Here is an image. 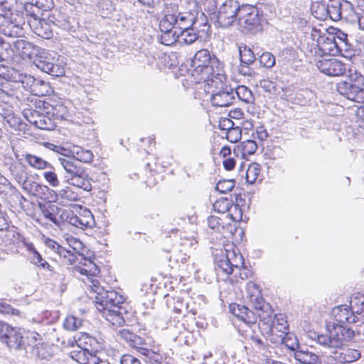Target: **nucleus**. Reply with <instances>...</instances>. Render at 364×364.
I'll return each instance as SVG.
<instances>
[{
    "mask_svg": "<svg viewBox=\"0 0 364 364\" xmlns=\"http://www.w3.org/2000/svg\"><path fill=\"white\" fill-rule=\"evenodd\" d=\"M37 124L38 128L41 129L52 130L55 127V120L50 114H46L43 110L41 114V119Z\"/></svg>",
    "mask_w": 364,
    "mask_h": 364,
    "instance_id": "49530a36",
    "label": "nucleus"
},
{
    "mask_svg": "<svg viewBox=\"0 0 364 364\" xmlns=\"http://www.w3.org/2000/svg\"><path fill=\"white\" fill-rule=\"evenodd\" d=\"M67 183L86 191L92 190L91 179L84 169L82 170V173H78L70 179V181H68Z\"/></svg>",
    "mask_w": 364,
    "mask_h": 364,
    "instance_id": "e433bc0d",
    "label": "nucleus"
},
{
    "mask_svg": "<svg viewBox=\"0 0 364 364\" xmlns=\"http://www.w3.org/2000/svg\"><path fill=\"white\" fill-rule=\"evenodd\" d=\"M331 352L328 357L330 361L336 364H345L358 360L360 358V353L358 350L350 348H341Z\"/></svg>",
    "mask_w": 364,
    "mask_h": 364,
    "instance_id": "4be33fe9",
    "label": "nucleus"
},
{
    "mask_svg": "<svg viewBox=\"0 0 364 364\" xmlns=\"http://www.w3.org/2000/svg\"><path fill=\"white\" fill-rule=\"evenodd\" d=\"M235 186V181L233 179L220 180L216 185V190L221 193H227L232 190Z\"/></svg>",
    "mask_w": 364,
    "mask_h": 364,
    "instance_id": "5fc2aeb1",
    "label": "nucleus"
},
{
    "mask_svg": "<svg viewBox=\"0 0 364 364\" xmlns=\"http://www.w3.org/2000/svg\"><path fill=\"white\" fill-rule=\"evenodd\" d=\"M23 333V340L25 341V346L21 348H26V346H37L42 342L41 336L35 331H25L21 330Z\"/></svg>",
    "mask_w": 364,
    "mask_h": 364,
    "instance_id": "37998d69",
    "label": "nucleus"
},
{
    "mask_svg": "<svg viewBox=\"0 0 364 364\" xmlns=\"http://www.w3.org/2000/svg\"><path fill=\"white\" fill-rule=\"evenodd\" d=\"M40 103L42 105L43 111L46 114H50L54 120L63 119L67 112L66 107L62 104L56 103L53 105L44 101L40 102Z\"/></svg>",
    "mask_w": 364,
    "mask_h": 364,
    "instance_id": "473e14b6",
    "label": "nucleus"
},
{
    "mask_svg": "<svg viewBox=\"0 0 364 364\" xmlns=\"http://www.w3.org/2000/svg\"><path fill=\"white\" fill-rule=\"evenodd\" d=\"M0 33L8 37L16 38L23 35V28L13 21L11 14H0Z\"/></svg>",
    "mask_w": 364,
    "mask_h": 364,
    "instance_id": "412c9836",
    "label": "nucleus"
},
{
    "mask_svg": "<svg viewBox=\"0 0 364 364\" xmlns=\"http://www.w3.org/2000/svg\"><path fill=\"white\" fill-rule=\"evenodd\" d=\"M240 26L246 31L257 30L260 24L258 9L250 4H242L238 18Z\"/></svg>",
    "mask_w": 364,
    "mask_h": 364,
    "instance_id": "4468645a",
    "label": "nucleus"
},
{
    "mask_svg": "<svg viewBox=\"0 0 364 364\" xmlns=\"http://www.w3.org/2000/svg\"><path fill=\"white\" fill-rule=\"evenodd\" d=\"M228 215L232 221H240L242 220V211L240 206L237 204H231L228 210Z\"/></svg>",
    "mask_w": 364,
    "mask_h": 364,
    "instance_id": "e2e57ef3",
    "label": "nucleus"
},
{
    "mask_svg": "<svg viewBox=\"0 0 364 364\" xmlns=\"http://www.w3.org/2000/svg\"><path fill=\"white\" fill-rule=\"evenodd\" d=\"M294 358L301 364H321L323 358L308 350H297L294 353Z\"/></svg>",
    "mask_w": 364,
    "mask_h": 364,
    "instance_id": "c9c22d12",
    "label": "nucleus"
},
{
    "mask_svg": "<svg viewBox=\"0 0 364 364\" xmlns=\"http://www.w3.org/2000/svg\"><path fill=\"white\" fill-rule=\"evenodd\" d=\"M349 48L348 43L340 40L337 41L336 38H323L317 41V44L314 48L315 55L322 53L321 55H344L343 51H347Z\"/></svg>",
    "mask_w": 364,
    "mask_h": 364,
    "instance_id": "ddd939ff",
    "label": "nucleus"
},
{
    "mask_svg": "<svg viewBox=\"0 0 364 364\" xmlns=\"http://www.w3.org/2000/svg\"><path fill=\"white\" fill-rule=\"evenodd\" d=\"M65 210L51 208L50 210L45 209L43 210V217L48 221L53 223L57 226H60L64 222Z\"/></svg>",
    "mask_w": 364,
    "mask_h": 364,
    "instance_id": "58836bf2",
    "label": "nucleus"
},
{
    "mask_svg": "<svg viewBox=\"0 0 364 364\" xmlns=\"http://www.w3.org/2000/svg\"><path fill=\"white\" fill-rule=\"evenodd\" d=\"M79 257L80 265L75 267V271L82 276L80 279L91 291L100 284L97 279L100 269L91 259L84 258L82 255H79Z\"/></svg>",
    "mask_w": 364,
    "mask_h": 364,
    "instance_id": "f8f14e48",
    "label": "nucleus"
},
{
    "mask_svg": "<svg viewBox=\"0 0 364 364\" xmlns=\"http://www.w3.org/2000/svg\"><path fill=\"white\" fill-rule=\"evenodd\" d=\"M78 198V194L68 186L59 190L56 193V200L62 203L76 201Z\"/></svg>",
    "mask_w": 364,
    "mask_h": 364,
    "instance_id": "a19ab883",
    "label": "nucleus"
},
{
    "mask_svg": "<svg viewBox=\"0 0 364 364\" xmlns=\"http://www.w3.org/2000/svg\"><path fill=\"white\" fill-rule=\"evenodd\" d=\"M231 313L248 325H253L254 328H257L256 322L258 318L257 311H252L247 306L237 304H232L230 306Z\"/></svg>",
    "mask_w": 364,
    "mask_h": 364,
    "instance_id": "5701e85b",
    "label": "nucleus"
},
{
    "mask_svg": "<svg viewBox=\"0 0 364 364\" xmlns=\"http://www.w3.org/2000/svg\"><path fill=\"white\" fill-rule=\"evenodd\" d=\"M42 6V4L37 0L26 1L25 11L26 16H29L27 21L36 35L44 39H50L53 37V27L55 25L50 20L38 17Z\"/></svg>",
    "mask_w": 364,
    "mask_h": 364,
    "instance_id": "39448f33",
    "label": "nucleus"
},
{
    "mask_svg": "<svg viewBox=\"0 0 364 364\" xmlns=\"http://www.w3.org/2000/svg\"><path fill=\"white\" fill-rule=\"evenodd\" d=\"M258 146L255 139H247L237 145L233 149V155L236 157L245 158L255 153Z\"/></svg>",
    "mask_w": 364,
    "mask_h": 364,
    "instance_id": "c756f323",
    "label": "nucleus"
},
{
    "mask_svg": "<svg viewBox=\"0 0 364 364\" xmlns=\"http://www.w3.org/2000/svg\"><path fill=\"white\" fill-rule=\"evenodd\" d=\"M0 340L11 348H21L25 346L21 329L0 321Z\"/></svg>",
    "mask_w": 364,
    "mask_h": 364,
    "instance_id": "2eb2a0df",
    "label": "nucleus"
},
{
    "mask_svg": "<svg viewBox=\"0 0 364 364\" xmlns=\"http://www.w3.org/2000/svg\"><path fill=\"white\" fill-rule=\"evenodd\" d=\"M76 342L78 347L93 349L96 351L105 347L101 341L87 333H81Z\"/></svg>",
    "mask_w": 364,
    "mask_h": 364,
    "instance_id": "2f4dec72",
    "label": "nucleus"
},
{
    "mask_svg": "<svg viewBox=\"0 0 364 364\" xmlns=\"http://www.w3.org/2000/svg\"><path fill=\"white\" fill-rule=\"evenodd\" d=\"M67 243L69 246V248L67 250L71 251V255L70 257H67V259L70 263H73L76 260H78V257L80 250L82 249V243L77 239L70 237L67 238Z\"/></svg>",
    "mask_w": 364,
    "mask_h": 364,
    "instance_id": "4c0bfd02",
    "label": "nucleus"
},
{
    "mask_svg": "<svg viewBox=\"0 0 364 364\" xmlns=\"http://www.w3.org/2000/svg\"><path fill=\"white\" fill-rule=\"evenodd\" d=\"M232 202L228 198H220L217 200L213 204V209L215 211L220 213H225L228 212L230 207H231Z\"/></svg>",
    "mask_w": 364,
    "mask_h": 364,
    "instance_id": "4d7b16f0",
    "label": "nucleus"
},
{
    "mask_svg": "<svg viewBox=\"0 0 364 364\" xmlns=\"http://www.w3.org/2000/svg\"><path fill=\"white\" fill-rule=\"evenodd\" d=\"M58 161L65 172L64 175L65 182L70 181L73 177L76 176L78 173H82V170L84 169L71 159L59 157Z\"/></svg>",
    "mask_w": 364,
    "mask_h": 364,
    "instance_id": "c85d7f7f",
    "label": "nucleus"
},
{
    "mask_svg": "<svg viewBox=\"0 0 364 364\" xmlns=\"http://www.w3.org/2000/svg\"><path fill=\"white\" fill-rule=\"evenodd\" d=\"M260 165L257 163H252L246 171V180L250 184H253L260 173Z\"/></svg>",
    "mask_w": 364,
    "mask_h": 364,
    "instance_id": "a18cd8bd",
    "label": "nucleus"
},
{
    "mask_svg": "<svg viewBox=\"0 0 364 364\" xmlns=\"http://www.w3.org/2000/svg\"><path fill=\"white\" fill-rule=\"evenodd\" d=\"M337 91L349 100L364 103V88H360L352 82H339L337 84Z\"/></svg>",
    "mask_w": 364,
    "mask_h": 364,
    "instance_id": "aec40b11",
    "label": "nucleus"
},
{
    "mask_svg": "<svg viewBox=\"0 0 364 364\" xmlns=\"http://www.w3.org/2000/svg\"><path fill=\"white\" fill-rule=\"evenodd\" d=\"M236 94L238 99L245 103H252L254 96L252 91L245 85H239L234 90V95Z\"/></svg>",
    "mask_w": 364,
    "mask_h": 364,
    "instance_id": "c03bdc74",
    "label": "nucleus"
},
{
    "mask_svg": "<svg viewBox=\"0 0 364 364\" xmlns=\"http://www.w3.org/2000/svg\"><path fill=\"white\" fill-rule=\"evenodd\" d=\"M225 253L222 252L220 256H216V267L228 275L238 271L242 280L247 279L251 276V272L243 267L244 259L238 249L233 244H228L225 246Z\"/></svg>",
    "mask_w": 364,
    "mask_h": 364,
    "instance_id": "20e7f679",
    "label": "nucleus"
},
{
    "mask_svg": "<svg viewBox=\"0 0 364 364\" xmlns=\"http://www.w3.org/2000/svg\"><path fill=\"white\" fill-rule=\"evenodd\" d=\"M119 335L124 340L129 343L130 345L134 347L142 344L141 338L133 333H131L129 330L124 329L120 331Z\"/></svg>",
    "mask_w": 364,
    "mask_h": 364,
    "instance_id": "603ef678",
    "label": "nucleus"
},
{
    "mask_svg": "<svg viewBox=\"0 0 364 364\" xmlns=\"http://www.w3.org/2000/svg\"><path fill=\"white\" fill-rule=\"evenodd\" d=\"M259 333H257L255 328H252L247 336L255 343V346L261 348L265 347V343L262 338H264L261 333L260 330L258 328Z\"/></svg>",
    "mask_w": 364,
    "mask_h": 364,
    "instance_id": "bf43d9fd",
    "label": "nucleus"
},
{
    "mask_svg": "<svg viewBox=\"0 0 364 364\" xmlns=\"http://www.w3.org/2000/svg\"><path fill=\"white\" fill-rule=\"evenodd\" d=\"M346 17L352 22H358L359 28L364 30V12H359L353 8L351 9V15Z\"/></svg>",
    "mask_w": 364,
    "mask_h": 364,
    "instance_id": "680f3d73",
    "label": "nucleus"
},
{
    "mask_svg": "<svg viewBox=\"0 0 364 364\" xmlns=\"http://www.w3.org/2000/svg\"><path fill=\"white\" fill-rule=\"evenodd\" d=\"M259 63L266 68H272L275 65V57L270 52H264L259 57Z\"/></svg>",
    "mask_w": 364,
    "mask_h": 364,
    "instance_id": "13d9d810",
    "label": "nucleus"
},
{
    "mask_svg": "<svg viewBox=\"0 0 364 364\" xmlns=\"http://www.w3.org/2000/svg\"><path fill=\"white\" fill-rule=\"evenodd\" d=\"M90 292L95 294L96 308L107 321L117 326L124 323L123 315L127 313V309L123 306L125 298L122 294L114 290H105L100 284Z\"/></svg>",
    "mask_w": 364,
    "mask_h": 364,
    "instance_id": "f03ea898",
    "label": "nucleus"
},
{
    "mask_svg": "<svg viewBox=\"0 0 364 364\" xmlns=\"http://www.w3.org/2000/svg\"><path fill=\"white\" fill-rule=\"evenodd\" d=\"M96 350L77 346L70 352L71 358L80 364H98L100 358Z\"/></svg>",
    "mask_w": 364,
    "mask_h": 364,
    "instance_id": "b1692460",
    "label": "nucleus"
},
{
    "mask_svg": "<svg viewBox=\"0 0 364 364\" xmlns=\"http://www.w3.org/2000/svg\"><path fill=\"white\" fill-rule=\"evenodd\" d=\"M246 299L255 311H257V315L269 307L262 296L259 287L252 281L247 284Z\"/></svg>",
    "mask_w": 364,
    "mask_h": 364,
    "instance_id": "6ab92c4d",
    "label": "nucleus"
},
{
    "mask_svg": "<svg viewBox=\"0 0 364 364\" xmlns=\"http://www.w3.org/2000/svg\"><path fill=\"white\" fill-rule=\"evenodd\" d=\"M208 225L210 229L215 232H219L224 228L222 220L214 215L208 218Z\"/></svg>",
    "mask_w": 364,
    "mask_h": 364,
    "instance_id": "0e129e2a",
    "label": "nucleus"
},
{
    "mask_svg": "<svg viewBox=\"0 0 364 364\" xmlns=\"http://www.w3.org/2000/svg\"><path fill=\"white\" fill-rule=\"evenodd\" d=\"M191 75L197 82L204 84L213 79L226 80L223 64L207 49L198 50L192 60Z\"/></svg>",
    "mask_w": 364,
    "mask_h": 364,
    "instance_id": "7ed1b4c3",
    "label": "nucleus"
},
{
    "mask_svg": "<svg viewBox=\"0 0 364 364\" xmlns=\"http://www.w3.org/2000/svg\"><path fill=\"white\" fill-rule=\"evenodd\" d=\"M26 247L30 253V258L33 264L43 269L48 270V272H50V274H53L54 272L53 267L50 265L44 259L42 258L41 255L36 250L33 244H27Z\"/></svg>",
    "mask_w": 364,
    "mask_h": 364,
    "instance_id": "72a5a7b5",
    "label": "nucleus"
},
{
    "mask_svg": "<svg viewBox=\"0 0 364 364\" xmlns=\"http://www.w3.org/2000/svg\"><path fill=\"white\" fill-rule=\"evenodd\" d=\"M328 335H317L316 342L321 346L331 348H341L345 341L351 340L355 336L351 328L334 323L328 326Z\"/></svg>",
    "mask_w": 364,
    "mask_h": 364,
    "instance_id": "0eeeda50",
    "label": "nucleus"
},
{
    "mask_svg": "<svg viewBox=\"0 0 364 364\" xmlns=\"http://www.w3.org/2000/svg\"><path fill=\"white\" fill-rule=\"evenodd\" d=\"M198 16L196 11L166 13L159 22L160 43L166 46L194 43L198 38Z\"/></svg>",
    "mask_w": 364,
    "mask_h": 364,
    "instance_id": "f257e3e1",
    "label": "nucleus"
},
{
    "mask_svg": "<svg viewBox=\"0 0 364 364\" xmlns=\"http://www.w3.org/2000/svg\"><path fill=\"white\" fill-rule=\"evenodd\" d=\"M0 78L4 80V82H16L22 80L23 83L26 84V87H30L31 83H42L44 85V82L38 79H36L31 75H27L18 70L12 68H8L0 64Z\"/></svg>",
    "mask_w": 364,
    "mask_h": 364,
    "instance_id": "a211bd4d",
    "label": "nucleus"
},
{
    "mask_svg": "<svg viewBox=\"0 0 364 364\" xmlns=\"http://www.w3.org/2000/svg\"><path fill=\"white\" fill-rule=\"evenodd\" d=\"M39 48L22 39H18L14 43L15 52L23 59H31L33 55H36Z\"/></svg>",
    "mask_w": 364,
    "mask_h": 364,
    "instance_id": "a878e982",
    "label": "nucleus"
},
{
    "mask_svg": "<svg viewBox=\"0 0 364 364\" xmlns=\"http://www.w3.org/2000/svg\"><path fill=\"white\" fill-rule=\"evenodd\" d=\"M219 79H213L210 82L203 85L207 94L210 95V102L214 107H227L230 105L235 100L234 90L225 85L226 80L218 82Z\"/></svg>",
    "mask_w": 364,
    "mask_h": 364,
    "instance_id": "6e6552de",
    "label": "nucleus"
},
{
    "mask_svg": "<svg viewBox=\"0 0 364 364\" xmlns=\"http://www.w3.org/2000/svg\"><path fill=\"white\" fill-rule=\"evenodd\" d=\"M9 171L18 183H22L27 178L26 167L21 163L13 162L9 165Z\"/></svg>",
    "mask_w": 364,
    "mask_h": 364,
    "instance_id": "ea45409f",
    "label": "nucleus"
},
{
    "mask_svg": "<svg viewBox=\"0 0 364 364\" xmlns=\"http://www.w3.org/2000/svg\"><path fill=\"white\" fill-rule=\"evenodd\" d=\"M176 340L180 343L183 342L184 344L190 346L193 343V336L191 333L185 331L184 332L180 333L179 335L176 338Z\"/></svg>",
    "mask_w": 364,
    "mask_h": 364,
    "instance_id": "338daca9",
    "label": "nucleus"
},
{
    "mask_svg": "<svg viewBox=\"0 0 364 364\" xmlns=\"http://www.w3.org/2000/svg\"><path fill=\"white\" fill-rule=\"evenodd\" d=\"M23 80L16 82H1L0 88V101L6 103H12L15 99L18 98V92H21V89L29 90L31 92L34 93L36 95H43L42 92H38V87L41 86H46L42 83H31L30 87H26V84L23 83Z\"/></svg>",
    "mask_w": 364,
    "mask_h": 364,
    "instance_id": "1a4fd4ad",
    "label": "nucleus"
},
{
    "mask_svg": "<svg viewBox=\"0 0 364 364\" xmlns=\"http://www.w3.org/2000/svg\"><path fill=\"white\" fill-rule=\"evenodd\" d=\"M350 309L355 316H358V322L364 323V301H360L358 296H354L350 300Z\"/></svg>",
    "mask_w": 364,
    "mask_h": 364,
    "instance_id": "79ce46f5",
    "label": "nucleus"
},
{
    "mask_svg": "<svg viewBox=\"0 0 364 364\" xmlns=\"http://www.w3.org/2000/svg\"><path fill=\"white\" fill-rule=\"evenodd\" d=\"M332 314L335 320L339 323V325L343 323H355L358 322V316L352 314L350 306L344 304L334 307L332 310Z\"/></svg>",
    "mask_w": 364,
    "mask_h": 364,
    "instance_id": "393cba45",
    "label": "nucleus"
},
{
    "mask_svg": "<svg viewBox=\"0 0 364 364\" xmlns=\"http://www.w3.org/2000/svg\"><path fill=\"white\" fill-rule=\"evenodd\" d=\"M242 5L236 0H226L218 9L217 22L222 28L231 26L238 19Z\"/></svg>",
    "mask_w": 364,
    "mask_h": 364,
    "instance_id": "9b49d317",
    "label": "nucleus"
},
{
    "mask_svg": "<svg viewBox=\"0 0 364 364\" xmlns=\"http://www.w3.org/2000/svg\"><path fill=\"white\" fill-rule=\"evenodd\" d=\"M64 215V222L80 229L91 228L95 224L93 215L87 208H80L78 214L65 210Z\"/></svg>",
    "mask_w": 364,
    "mask_h": 364,
    "instance_id": "dca6fc26",
    "label": "nucleus"
},
{
    "mask_svg": "<svg viewBox=\"0 0 364 364\" xmlns=\"http://www.w3.org/2000/svg\"><path fill=\"white\" fill-rule=\"evenodd\" d=\"M240 63L246 65H250L255 60V56L253 51L247 46L240 48Z\"/></svg>",
    "mask_w": 364,
    "mask_h": 364,
    "instance_id": "09e8293b",
    "label": "nucleus"
},
{
    "mask_svg": "<svg viewBox=\"0 0 364 364\" xmlns=\"http://www.w3.org/2000/svg\"><path fill=\"white\" fill-rule=\"evenodd\" d=\"M36 56V65L42 71L55 77L64 75L65 68L58 63L57 53L39 48Z\"/></svg>",
    "mask_w": 364,
    "mask_h": 364,
    "instance_id": "9d476101",
    "label": "nucleus"
},
{
    "mask_svg": "<svg viewBox=\"0 0 364 364\" xmlns=\"http://www.w3.org/2000/svg\"><path fill=\"white\" fill-rule=\"evenodd\" d=\"M48 171L43 173V177L45 181L53 188H56L60 185V180L55 172L54 167L52 166L51 168H48Z\"/></svg>",
    "mask_w": 364,
    "mask_h": 364,
    "instance_id": "de8ad7c7",
    "label": "nucleus"
},
{
    "mask_svg": "<svg viewBox=\"0 0 364 364\" xmlns=\"http://www.w3.org/2000/svg\"><path fill=\"white\" fill-rule=\"evenodd\" d=\"M39 108L40 110H27L24 112V116L27 119V120L35 127L38 128V124L41 119V114L43 112L42 105L39 102Z\"/></svg>",
    "mask_w": 364,
    "mask_h": 364,
    "instance_id": "8fccbe9b",
    "label": "nucleus"
},
{
    "mask_svg": "<svg viewBox=\"0 0 364 364\" xmlns=\"http://www.w3.org/2000/svg\"><path fill=\"white\" fill-rule=\"evenodd\" d=\"M46 245L48 247L51 248L53 251H55L56 253H58L60 257H64L65 259L67 258V257H70L71 255L70 250H67L66 248L62 247L60 245L58 242L55 241L48 239L46 241Z\"/></svg>",
    "mask_w": 364,
    "mask_h": 364,
    "instance_id": "3c124183",
    "label": "nucleus"
},
{
    "mask_svg": "<svg viewBox=\"0 0 364 364\" xmlns=\"http://www.w3.org/2000/svg\"><path fill=\"white\" fill-rule=\"evenodd\" d=\"M270 342L275 344H284L291 350H297L299 348V341L296 337L287 332L286 333L279 334L278 336L270 337Z\"/></svg>",
    "mask_w": 364,
    "mask_h": 364,
    "instance_id": "7c9ffc66",
    "label": "nucleus"
},
{
    "mask_svg": "<svg viewBox=\"0 0 364 364\" xmlns=\"http://www.w3.org/2000/svg\"><path fill=\"white\" fill-rule=\"evenodd\" d=\"M242 136V130L239 127H235L230 130L225 132L226 139L231 143H236Z\"/></svg>",
    "mask_w": 364,
    "mask_h": 364,
    "instance_id": "052dcab7",
    "label": "nucleus"
},
{
    "mask_svg": "<svg viewBox=\"0 0 364 364\" xmlns=\"http://www.w3.org/2000/svg\"><path fill=\"white\" fill-rule=\"evenodd\" d=\"M348 82H352L354 85L360 88H364V76L355 69L349 68L348 70Z\"/></svg>",
    "mask_w": 364,
    "mask_h": 364,
    "instance_id": "864d4df0",
    "label": "nucleus"
},
{
    "mask_svg": "<svg viewBox=\"0 0 364 364\" xmlns=\"http://www.w3.org/2000/svg\"><path fill=\"white\" fill-rule=\"evenodd\" d=\"M273 311L270 306L258 314L259 322L257 328L266 340L270 341V337L278 336L276 332L286 333L288 331L289 326L287 318L284 314H275L272 318Z\"/></svg>",
    "mask_w": 364,
    "mask_h": 364,
    "instance_id": "423d86ee",
    "label": "nucleus"
},
{
    "mask_svg": "<svg viewBox=\"0 0 364 364\" xmlns=\"http://www.w3.org/2000/svg\"><path fill=\"white\" fill-rule=\"evenodd\" d=\"M318 69L323 74L331 77H338L344 75L347 68L346 64L336 58H322L316 60Z\"/></svg>",
    "mask_w": 364,
    "mask_h": 364,
    "instance_id": "f3484780",
    "label": "nucleus"
},
{
    "mask_svg": "<svg viewBox=\"0 0 364 364\" xmlns=\"http://www.w3.org/2000/svg\"><path fill=\"white\" fill-rule=\"evenodd\" d=\"M82 326V320L73 316H68L65 318L63 326L69 331H76Z\"/></svg>",
    "mask_w": 364,
    "mask_h": 364,
    "instance_id": "6e6d98bb",
    "label": "nucleus"
},
{
    "mask_svg": "<svg viewBox=\"0 0 364 364\" xmlns=\"http://www.w3.org/2000/svg\"><path fill=\"white\" fill-rule=\"evenodd\" d=\"M352 9H353V5L348 1H345L343 4L339 3L337 5L328 6V13L331 19L338 21L342 18H348L346 16L351 15Z\"/></svg>",
    "mask_w": 364,
    "mask_h": 364,
    "instance_id": "cd10ccee",
    "label": "nucleus"
},
{
    "mask_svg": "<svg viewBox=\"0 0 364 364\" xmlns=\"http://www.w3.org/2000/svg\"><path fill=\"white\" fill-rule=\"evenodd\" d=\"M69 152L75 160L82 163H91L94 158L91 150L77 145L70 146Z\"/></svg>",
    "mask_w": 364,
    "mask_h": 364,
    "instance_id": "f704fd0d",
    "label": "nucleus"
},
{
    "mask_svg": "<svg viewBox=\"0 0 364 364\" xmlns=\"http://www.w3.org/2000/svg\"><path fill=\"white\" fill-rule=\"evenodd\" d=\"M15 157L18 161H21L22 159H24L28 166L37 170H46L48 168L52 167V164L48 161L43 159L40 156H38L30 153H23L21 159H19L18 154H15Z\"/></svg>",
    "mask_w": 364,
    "mask_h": 364,
    "instance_id": "bb28decb",
    "label": "nucleus"
},
{
    "mask_svg": "<svg viewBox=\"0 0 364 364\" xmlns=\"http://www.w3.org/2000/svg\"><path fill=\"white\" fill-rule=\"evenodd\" d=\"M98 7L103 11V15H107L114 10V5L109 0H100L98 2Z\"/></svg>",
    "mask_w": 364,
    "mask_h": 364,
    "instance_id": "69168bd1",
    "label": "nucleus"
},
{
    "mask_svg": "<svg viewBox=\"0 0 364 364\" xmlns=\"http://www.w3.org/2000/svg\"><path fill=\"white\" fill-rule=\"evenodd\" d=\"M121 364H141L140 360L129 354H124L120 357Z\"/></svg>",
    "mask_w": 364,
    "mask_h": 364,
    "instance_id": "774afa93",
    "label": "nucleus"
}]
</instances>
